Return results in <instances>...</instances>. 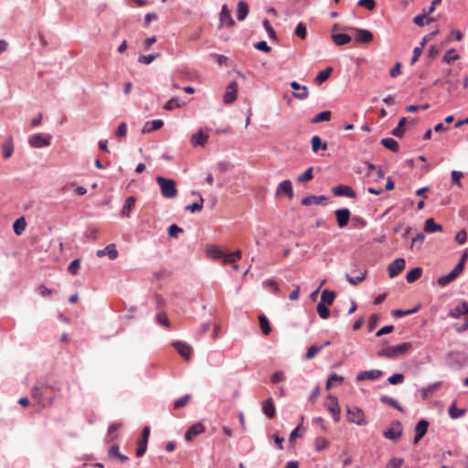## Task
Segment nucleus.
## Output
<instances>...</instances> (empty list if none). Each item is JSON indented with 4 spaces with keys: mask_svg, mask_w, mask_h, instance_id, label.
<instances>
[{
    "mask_svg": "<svg viewBox=\"0 0 468 468\" xmlns=\"http://www.w3.org/2000/svg\"><path fill=\"white\" fill-rule=\"evenodd\" d=\"M96 255L99 258L108 255L110 260H115L118 257L119 253H118V250H116V247L114 244H109L104 249L98 250L96 252Z\"/></svg>",
    "mask_w": 468,
    "mask_h": 468,
    "instance_id": "aec40b11",
    "label": "nucleus"
},
{
    "mask_svg": "<svg viewBox=\"0 0 468 468\" xmlns=\"http://www.w3.org/2000/svg\"><path fill=\"white\" fill-rule=\"evenodd\" d=\"M326 197L324 196H308L302 199V205L303 206H311V205H321L326 200Z\"/></svg>",
    "mask_w": 468,
    "mask_h": 468,
    "instance_id": "393cba45",
    "label": "nucleus"
},
{
    "mask_svg": "<svg viewBox=\"0 0 468 468\" xmlns=\"http://www.w3.org/2000/svg\"><path fill=\"white\" fill-rule=\"evenodd\" d=\"M460 56L456 53L454 48L449 49L442 58V62L446 64H451L455 60H458Z\"/></svg>",
    "mask_w": 468,
    "mask_h": 468,
    "instance_id": "4c0bfd02",
    "label": "nucleus"
},
{
    "mask_svg": "<svg viewBox=\"0 0 468 468\" xmlns=\"http://www.w3.org/2000/svg\"><path fill=\"white\" fill-rule=\"evenodd\" d=\"M312 150L314 153H318L320 149L326 150L327 144L326 143H323L321 138L318 135H314L311 138Z\"/></svg>",
    "mask_w": 468,
    "mask_h": 468,
    "instance_id": "c85d7f7f",
    "label": "nucleus"
},
{
    "mask_svg": "<svg viewBox=\"0 0 468 468\" xmlns=\"http://www.w3.org/2000/svg\"><path fill=\"white\" fill-rule=\"evenodd\" d=\"M381 144L394 153H397L399 149L398 142L392 138L382 139Z\"/></svg>",
    "mask_w": 468,
    "mask_h": 468,
    "instance_id": "e433bc0d",
    "label": "nucleus"
},
{
    "mask_svg": "<svg viewBox=\"0 0 468 468\" xmlns=\"http://www.w3.org/2000/svg\"><path fill=\"white\" fill-rule=\"evenodd\" d=\"M380 401L383 404H387V405L393 407V408L399 410V411L403 412V408L398 403L397 400H395L392 398L383 395L380 397Z\"/></svg>",
    "mask_w": 468,
    "mask_h": 468,
    "instance_id": "a19ab883",
    "label": "nucleus"
},
{
    "mask_svg": "<svg viewBox=\"0 0 468 468\" xmlns=\"http://www.w3.org/2000/svg\"><path fill=\"white\" fill-rule=\"evenodd\" d=\"M150 436V428L144 427L142 432V439L138 441V447L136 449V456H143L147 449V442Z\"/></svg>",
    "mask_w": 468,
    "mask_h": 468,
    "instance_id": "9d476101",
    "label": "nucleus"
},
{
    "mask_svg": "<svg viewBox=\"0 0 468 468\" xmlns=\"http://www.w3.org/2000/svg\"><path fill=\"white\" fill-rule=\"evenodd\" d=\"M357 5L361 7H364L369 11H372L376 7L375 0H359Z\"/></svg>",
    "mask_w": 468,
    "mask_h": 468,
    "instance_id": "bf43d9fd",
    "label": "nucleus"
},
{
    "mask_svg": "<svg viewBox=\"0 0 468 468\" xmlns=\"http://www.w3.org/2000/svg\"><path fill=\"white\" fill-rule=\"evenodd\" d=\"M250 8L246 2L239 1L238 3V9H237V18L239 21L244 20L248 14H249Z\"/></svg>",
    "mask_w": 468,
    "mask_h": 468,
    "instance_id": "cd10ccee",
    "label": "nucleus"
},
{
    "mask_svg": "<svg viewBox=\"0 0 468 468\" xmlns=\"http://www.w3.org/2000/svg\"><path fill=\"white\" fill-rule=\"evenodd\" d=\"M136 203V197L133 196H131L127 197L124 201V204L122 207V210L120 212L121 217L122 218H130L131 212L134 208Z\"/></svg>",
    "mask_w": 468,
    "mask_h": 468,
    "instance_id": "f3484780",
    "label": "nucleus"
},
{
    "mask_svg": "<svg viewBox=\"0 0 468 468\" xmlns=\"http://www.w3.org/2000/svg\"><path fill=\"white\" fill-rule=\"evenodd\" d=\"M468 314V303L462 302L459 305L451 309L449 315L452 318H459L462 315Z\"/></svg>",
    "mask_w": 468,
    "mask_h": 468,
    "instance_id": "412c9836",
    "label": "nucleus"
},
{
    "mask_svg": "<svg viewBox=\"0 0 468 468\" xmlns=\"http://www.w3.org/2000/svg\"><path fill=\"white\" fill-rule=\"evenodd\" d=\"M338 227L345 228L350 219V211L347 208H339L335 212Z\"/></svg>",
    "mask_w": 468,
    "mask_h": 468,
    "instance_id": "2eb2a0df",
    "label": "nucleus"
},
{
    "mask_svg": "<svg viewBox=\"0 0 468 468\" xmlns=\"http://www.w3.org/2000/svg\"><path fill=\"white\" fill-rule=\"evenodd\" d=\"M349 30L355 31V41L362 44H367L370 43L374 36L373 34L367 29H361V28H349Z\"/></svg>",
    "mask_w": 468,
    "mask_h": 468,
    "instance_id": "0eeeda50",
    "label": "nucleus"
},
{
    "mask_svg": "<svg viewBox=\"0 0 468 468\" xmlns=\"http://www.w3.org/2000/svg\"><path fill=\"white\" fill-rule=\"evenodd\" d=\"M258 318L262 334L264 335H270V333L271 332V327L270 325L268 318L264 314H260Z\"/></svg>",
    "mask_w": 468,
    "mask_h": 468,
    "instance_id": "7c9ffc66",
    "label": "nucleus"
},
{
    "mask_svg": "<svg viewBox=\"0 0 468 468\" xmlns=\"http://www.w3.org/2000/svg\"><path fill=\"white\" fill-rule=\"evenodd\" d=\"M429 427V422L425 420H420L415 428L414 443L417 444L420 439L426 434Z\"/></svg>",
    "mask_w": 468,
    "mask_h": 468,
    "instance_id": "6ab92c4d",
    "label": "nucleus"
},
{
    "mask_svg": "<svg viewBox=\"0 0 468 468\" xmlns=\"http://www.w3.org/2000/svg\"><path fill=\"white\" fill-rule=\"evenodd\" d=\"M344 380H345L344 377L339 376L335 373L331 374L327 379L325 388H326V389H330L333 387L334 382H337V383L341 384L344 382Z\"/></svg>",
    "mask_w": 468,
    "mask_h": 468,
    "instance_id": "49530a36",
    "label": "nucleus"
},
{
    "mask_svg": "<svg viewBox=\"0 0 468 468\" xmlns=\"http://www.w3.org/2000/svg\"><path fill=\"white\" fill-rule=\"evenodd\" d=\"M333 193L335 196H337V197H350V198H355L356 197V193L355 191L348 186H345V185H339V186H336L333 188Z\"/></svg>",
    "mask_w": 468,
    "mask_h": 468,
    "instance_id": "a211bd4d",
    "label": "nucleus"
},
{
    "mask_svg": "<svg viewBox=\"0 0 468 468\" xmlns=\"http://www.w3.org/2000/svg\"><path fill=\"white\" fill-rule=\"evenodd\" d=\"M366 276H367V271L365 270V271H360L359 275L356 276V277H352V276L346 274V279L349 282V283H351L352 285H358L366 279Z\"/></svg>",
    "mask_w": 468,
    "mask_h": 468,
    "instance_id": "79ce46f5",
    "label": "nucleus"
},
{
    "mask_svg": "<svg viewBox=\"0 0 468 468\" xmlns=\"http://www.w3.org/2000/svg\"><path fill=\"white\" fill-rule=\"evenodd\" d=\"M404 461L402 458H391L386 468H399L403 464Z\"/></svg>",
    "mask_w": 468,
    "mask_h": 468,
    "instance_id": "680f3d73",
    "label": "nucleus"
},
{
    "mask_svg": "<svg viewBox=\"0 0 468 468\" xmlns=\"http://www.w3.org/2000/svg\"><path fill=\"white\" fill-rule=\"evenodd\" d=\"M424 230L428 233H433L435 231H441V225L436 224L433 218H428L425 222Z\"/></svg>",
    "mask_w": 468,
    "mask_h": 468,
    "instance_id": "72a5a7b5",
    "label": "nucleus"
},
{
    "mask_svg": "<svg viewBox=\"0 0 468 468\" xmlns=\"http://www.w3.org/2000/svg\"><path fill=\"white\" fill-rule=\"evenodd\" d=\"M26 226H27V223H26V219L24 217L17 218L13 225L15 233L16 235H21L23 233V231L25 230Z\"/></svg>",
    "mask_w": 468,
    "mask_h": 468,
    "instance_id": "ea45409f",
    "label": "nucleus"
},
{
    "mask_svg": "<svg viewBox=\"0 0 468 468\" xmlns=\"http://www.w3.org/2000/svg\"><path fill=\"white\" fill-rule=\"evenodd\" d=\"M191 400V396L190 395H186L184 397H182L181 399H178L175 401L174 403V409L175 410H179L185 406H186L189 401Z\"/></svg>",
    "mask_w": 468,
    "mask_h": 468,
    "instance_id": "3c124183",
    "label": "nucleus"
},
{
    "mask_svg": "<svg viewBox=\"0 0 468 468\" xmlns=\"http://www.w3.org/2000/svg\"><path fill=\"white\" fill-rule=\"evenodd\" d=\"M285 195L289 199L293 197V191L292 182L290 180H284L281 182L276 189V196L280 197Z\"/></svg>",
    "mask_w": 468,
    "mask_h": 468,
    "instance_id": "ddd939ff",
    "label": "nucleus"
},
{
    "mask_svg": "<svg viewBox=\"0 0 468 468\" xmlns=\"http://www.w3.org/2000/svg\"><path fill=\"white\" fill-rule=\"evenodd\" d=\"M316 311L319 316L323 319H327L330 315V311L324 303H319L317 304Z\"/></svg>",
    "mask_w": 468,
    "mask_h": 468,
    "instance_id": "09e8293b",
    "label": "nucleus"
},
{
    "mask_svg": "<svg viewBox=\"0 0 468 468\" xmlns=\"http://www.w3.org/2000/svg\"><path fill=\"white\" fill-rule=\"evenodd\" d=\"M440 385H441V383L438 382V383L431 385L427 388H424L422 390L423 398L426 399L429 395L435 392L439 388Z\"/></svg>",
    "mask_w": 468,
    "mask_h": 468,
    "instance_id": "69168bd1",
    "label": "nucleus"
},
{
    "mask_svg": "<svg viewBox=\"0 0 468 468\" xmlns=\"http://www.w3.org/2000/svg\"><path fill=\"white\" fill-rule=\"evenodd\" d=\"M422 274V269L420 267L413 268L410 270L406 276V280L409 283H412L420 278Z\"/></svg>",
    "mask_w": 468,
    "mask_h": 468,
    "instance_id": "c756f323",
    "label": "nucleus"
},
{
    "mask_svg": "<svg viewBox=\"0 0 468 468\" xmlns=\"http://www.w3.org/2000/svg\"><path fill=\"white\" fill-rule=\"evenodd\" d=\"M127 134V125L125 122H122L115 132V136L119 138L125 137Z\"/></svg>",
    "mask_w": 468,
    "mask_h": 468,
    "instance_id": "338daca9",
    "label": "nucleus"
},
{
    "mask_svg": "<svg viewBox=\"0 0 468 468\" xmlns=\"http://www.w3.org/2000/svg\"><path fill=\"white\" fill-rule=\"evenodd\" d=\"M294 34L299 37L301 39H305L306 38V36H307V30H306V26L304 23L303 22H300L295 30H294Z\"/></svg>",
    "mask_w": 468,
    "mask_h": 468,
    "instance_id": "8fccbe9b",
    "label": "nucleus"
},
{
    "mask_svg": "<svg viewBox=\"0 0 468 468\" xmlns=\"http://www.w3.org/2000/svg\"><path fill=\"white\" fill-rule=\"evenodd\" d=\"M262 411L268 418H274L275 406L271 399H268L262 402Z\"/></svg>",
    "mask_w": 468,
    "mask_h": 468,
    "instance_id": "a878e982",
    "label": "nucleus"
},
{
    "mask_svg": "<svg viewBox=\"0 0 468 468\" xmlns=\"http://www.w3.org/2000/svg\"><path fill=\"white\" fill-rule=\"evenodd\" d=\"M411 348L412 345L409 342H406L381 349L378 352V356H385L393 359L406 355L411 350Z\"/></svg>",
    "mask_w": 468,
    "mask_h": 468,
    "instance_id": "f257e3e1",
    "label": "nucleus"
},
{
    "mask_svg": "<svg viewBox=\"0 0 468 468\" xmlns=\"http://www.w3.org/2000/svg\"><path fill=\"white\" fill-rule=\"evenodd\" d=\"M418 310H419V307H415L413 309H410V310H406V311L398 309V310L393 311L392 314L395 317L399 318V317H402L405 315L415 314L416 312H418Z\"/></svg>",
    "mask_w": 468,
    "mask_h": 468,
    "instance_id": "6e6d98bb",
    "label": "nucleus"
},
{
    "mask_svg": "<svg viewBox=\"0 0 468 468\" xmlns=\"http://www.w3.org/2000/svg\"><path fill=\"white\" fill-rule=\"evenodd\" d=\"M157 56L158 55H154V54L142 55L139 57L138 61L140 63H144V64H150L157 58Z\"/></svg>",
    "mask_w": 468,
    "mask_h": 468,
    "instance_id": "0e129e2a",
    "label": "nucleus"
},
{
    "mask_svg": "<svg viewBox=\"0 0 468 468\" xmlns=\"http://www.w3.org/2000/svg\"><path fill=\"white\" fill-rule=\"evenodd\" d=\"M332 39L337 46L348 44L352 40L351 37L346 34H335L332 36Z\"/></svg>",
    "mask_w": 468,
    "mask_h": 468,
    "instance_id": "2f4dec72",
    "label": "nucleus"
},
{
    "mask_svg": "<svg viewBox=\"0 0 468 468\" xmlns=\"http://www.w3.org/2000/svg\"><path fill=\"white\" fill-rule=\"evenodd\" d=\"M467 259H468V249H466L463 251L459 262L457 263V265L454 268H456L460 272H463L465 262L467 261Z\"/></svg>",
    "mask_w": 468,
    "mask_h": 468,
    "instance_id": "052dcab7",
    "label": "nucleus"
},
{
    "mask_svg": "<svg viewBox=\"0 0 468 468\" xmlns=\"http://www.w3.org/2000/svg\"><path fill=\"white\" fill-rule=\"evenodd\" d=\"M382 371L379 369H371L361 371L356 377V381L361 382L364 380H377L382 376Z\"/></svg>",
    "mask_w": 468,
    "mask_h": 468,
    "instance_id": "9b49d317",
    "label": "nucleus"
},
{
    "mask_svg": "<svg viewBox=\"0 0 468 468\" xmlns=\"http://www.w3.org/2000/svg\"><path fill=\"white\" fill-rule=\"evenodd\" d=\"M203 203H204V199L202 197H200V199L198 202H195L191 205L186 206L185 209L187 211L193 212V213L199 211L203 207Z\"/></svg>",
    "mask_w": 468,
    "mask_h": 468,
    "instance_id": "5fc2aeb1",
    "label": "nucleus"
},
{
    "mask_svg": "<svg viewBox=\"0 0 468 468\" xmlns=\"http://www.w3.org/2000/svg\"><path fill=\"white\" fill-rule=\"evenodd\" d=\"M332 71H333V68H331V67L326 68L324 70H321L317 74V76H316V78L314 80L315 83L317 85H320L323 82H324L325 80H327L329 79Z\"/></svg>",
    "mask_w": 468,
    "mask_h": 468,
    "instance_id": "473e14b6",
    "label": "nucleus"
},
{
    "mask_svg": "<svg viewBox=\"0 0 468 468\" xmlns=\"http://www.w3.org/2000/svg\"><path fill=\"white\" fill-rule=\"evenodd\" d=\"M122 427V423H112L108 429L107 442L111 443L115 441L117 436L115 433Z\"/></svg>",
    "mask_w": 468,
    "mask_h": 468,
    "instance_id": "58836bf2",
    "label": "nucleus"
},
{
    "mask_svg": "<svg viewBox=\"0 0 468 468\" xmlns=\"http://www.w3.org/2000/svg\"><path fill=\"white\" fill-rule=\"evenodd\" d=\"M335 299V293L333 291L324 290L321 296V302L324 304L331 305Z\"/></svg>",
    "mask_w": 468,
    "mask_h": 468,
    "instance_id": "c9c22d12",
    "label": "nucleus"
},
{
    "mask_svg": "<svg viewBox=\"0 0 468 468\" xmlns=\"http://www.w3.org/2000/svg\"><path fill=\"white\" fill-rule=\"evenodd\" d=\"M332 113L330 111H324L314 116V118L311 120L312 123H318L322 122H328L331 120Z\"/></svg>",
    "mask_w": 468,
    "mask_h": 468,
    "instance_id": "f704fd0d",
    "label": "nucleus"
},
{
    "mask_svg": "<svg viewBox=\"0 0 468 468\" xmlns=\"http://www.w3.org/2000/svg\"><path fill=\"white\" fill-rule=\"evenodd\" d=\"M404 375L401 373H396L388 378V381L392 385L400 384L404 381Z\"/></svg>",
    "mask_w": 468,
    "mask_h": 468,
    "instance_id": "13d9d810",
    "label": "nucleus"
},
{
    "mask_svg": "<svg viewBox=\"0 0 468 468\" xmlns=\"http://www.w3.org/2000/svg\"><path fill=\"white\" fill-rule=\"evenodd\" d=\"M50 135H44L42 133H36L29 137L28 144L31 147L41 148L50 144Z\"/></svg>",
    "mask_w": 468,
    "mask_h": 468,
    "instance_id": "20e7f679",
    "label": "nucleus"
},
{
    "mask_svg": "<svg viewBox=\"0 0 468 468\" xmlns=\"http://www.w3.org/2000/svg\"><path fill=\"white\" fill-rule=\"evenodd\" d=\"M263 286L267 289L278 292L280 291L279 284L272 279H269L263 282Z\"/></svg>",
    "mask_w": 468,
    "mask_h": 468,
    "instance_id": "4d7b16f0",
    "label": "nucleus"
},
{
    "mask_svg": "<svg viewBox=\"0 0 468 468\" xmlns=\"http://www.w3.org/2000/svg\"><path fill=\"white\" fill-rule=\"evenodd\" d=\"M238 93V83L236 81H231L227 88V90L224 93L223 101L226 104L232 103L236 98Z\"/></svg>",
    "mask_w": 468,
    "mask_h": 468,
    "instance_id": "f8f14e48",
    "label": "nucleus"
},
{
    "mask_svg": "<svg viewBox=\"0 0 468 468\" xmlns=\"http://www.w3.org/2000/svg\"><path fill=\"white\" fill-rule=\"evenodd\" d=\"M464 409H457L455 406H452L449 409V415L452 419H457L463 417L465 414Z\"/></svg>",
    "mask_w": 468,
    "mask_h": 468,
    "instance_id": "864d4df0",
    "label": "nucleus"
},
{
    "mask_svg": "<svg viewBox=\"0 0 468 468\" xmlns=\"http://www.w3.org/2000/svg\"><path fill=\"white\" fill-rule=\"evenodd\" d=\"M462 272H460L456 268L448 273L447 275L441 276L438 279V284L441 287H444L454 281Z\"/></svg>",
    "mask_w": 468,
    "mask_h": 468,
    "instance_id": "4be33fe9",
    "label": "nucleus"
},
{
    "mask_svg": "<svg viewBox=\"0 0 468 468\" xmlns=\"http://www.w3.org/2000/svg\"><path fill=\"white\" fill-rule=\"evenodd\" d=\"M325 407L331 412L334 420L338 422L340 420L341 410L337 399L334 396H328Z\"/></svg>",
    "mask_w": 468,
    "mask_h": 468,
    "instance_id": "423d86ee",
    "label": "nucleus"
},
{
    "mask_svg": "<svg viewBox=\"0 0 468 468\" xmlns=\"http://www.w3.org/2000/svg\"><path fill=\"white\" fill-rule=\"evenodd\" d=\"M240 258L241 251L239 250L231 253H227L225 256L224 264L234 263L237 260H239Z\"/></svg>",
    "mask_w": 468,
    "mask_h": 468,
    "instance_id": "de8ad7c7",
    "label": "nucleus"
},
{
    "mask_svg": "<svg viewBox=\"0 0 468 468\" xmlns=\"http://www.w3.org/2000/svg\"><path fill=\"white\" fill-rule=\"evenodd\" d=\"M347 420L356 425H364L367 423L364 411L357 407H349L347 409Z\"/></svg>",
    "mask_w": 468,
    "mask_h": 468,
    "instance_id": "7ed1b4c3",
    "label": "nucleus"
},
{
    "mask_svg": "<svg viewBox=\"0 0 468 468\" xmlns=\"http://www.w3.org/2000/svg\"><path fill=\"white\" fill-rule=\"evenodd\" d=\"M407 122V118L406 117H402L399 122V124L398 126L392 131V134L396 137H402L404 133H405V130H404V125Z\"/></svg>",
    "mask_w": 468,
    "mask_h": 468,
    "instance_id": "37998d69",
    "label": "nucleus"
},
{
    "mask_svg": "<svg viewBox=\"0 0 468 468\" xmlns=\"http://www.w3.org/2000/svg\"><path fill=\"white\" fill-rule=\"evenodd\" d=\"M405 268V260L402 258L396 259L388 266V276L394 278L399 275Z\"/></svg>",
    "mask_w": 468,
    "mask_h": 468,
    "instance_id": "1a4fd4ad",
    "label": "nucleus"
},
{
    "mask_svg": "<svg viewBox=\"0 0 468 468\" xmlns=\"http://www.w3.org/2000/svg\"><path fill=\"white\" fill-rule=\"evenodd\" d=\"M205 426L200 422H197L187 430L185 434V438L186 441H191L196 436L205 432Z\"/></svg>",
    "mask_w": 468,
    "mask_h": 468,
    "instance_id": "dca6fc26",
    "label": "nucleus"
},
{
    "mask_svg": "<svg viewBox=\"0 0 468 468\" xmlns=\"http://www.w3.org/2000/svg\"><path fill=\"white\" fill-rule=\"evenodd\" d=\"M172 346L182 357H184L186 360H190L193 355V348L189 345L184 342L176 341L174 342Z\"/></svg>",
    "mask_w": 468,
    "mask_h": 468,
    "instance_id": "6e6552de",
    "label": "nucleus"
},
{
    "mask_svg": "<svg viewBox=\"0 0 468 468\" xmlns=\"http://www.w3.org/2000/svg\"><path fill=\"white\" fill-rule=\"evenodd\" d=\"M323 348H324V346H319V345L311 346L305 354V358L307 360L314 358L316 356V354H318Z\"/></svg>",
    "mask_w": 468,
    "mask_h": 468,
    "instance_id": "c03bdc74",
    "label": "nucleus"
},
{
    "mask_svg": "<svg viewBox=\"0 0 468 468\" xmlns=\"http://www.w3.org/2000/svg\"><path fill=\"white\" fill-rule=\"evenodd\" d=\"M208 139V134L204 133L202 130H199L197 133L191 136V144L193 145L204 146Z\"/></svg>",
    "mask_w": 468,
    "mask_h": 468,
    "instance_id": "b1692460",
    "label": "nucleus"
},
{
    "mask_svg": "<svg viewBox=\"0 0 468 468\" xmlns=\"http://www.w3.org/2000/svg\"><path fill=\"white\" fill-rule=\"evenodd\" d=\"M227 253L222 251L218 246L216 245H209L207 248V255L212 260H220L224 261L225 256Z\"/></svg>",
    "mask_w": 468,
    "mask_h": 468,
    "instance_id": "5701e85b",
    "label": "nucleus"
},
{
    "mask_svg": "<svg viewBox=\"0 0 468 468\" xmlns=\"http://www.w3.org/2000/svg\"><path fill=\"white\" fill-rule=\"evenodd\" d=\"M314 446L316 451H322L328 446V441L324 438H317Z\"/></svg>",
    "mask_w": 468,
    "mask_h": 468,
    "instance_id": "774afa93",
    "label": "nucleus"
},
{
    "mask_svg": "<svg viewBox=\"0 0 468 468\" xmlns=\"http://www.w3.org/2000/svg\"><path fill=\"white\" fill-rule=\"evenodd\" d=\"M313 167H309L303 175L298 177V182H305L313 179Z\"/></svg>",
    "mask_w": 468,
    "mask_h": 468,
    "instance_id": "e2e57ef3",
    "label": "nucleus"
},
{
    "mask_svg": "<svg viewBox=\"0 0 468 468\" xmlns=\"http://www.w3.org/2000/svg\"><path fill=\"white\" fill-rule=\"evenodd\" d=\"M384 437L390 441H399L402 435V427L399 421H394L391 427L384 431Z\"/></svg>",
    "mask_w": 468,
    "mask_h": 468,
    "instance_id": "39448f33",
    "label": "nucleus"
},
{
    "mask_svg": "<svg viewBox=\"0 0 468 468\" xmlns=\"http://www.w3.org/2000/svg\"><path fill=\"white\" fill-rule=\"evenodd\" d=\"M156 182L161 188L162 196L165 198H174L177 195L176 182L172 179H167L163 176H158Z\"/></svg>",
    "mask_w": 468,
    "mask_h": 468,
    "instance_id": "f03ea898",
    "label": "nucleus"
},
{
    "mask_svg": "<svg viewBox=\"0 0 468 468\" xmlns=\"http://www.w3.org/2000/svg\"><path fill=\"white\" fill-rule=\"evenodd\" d=\"M2 150H3V156L5 158H9L11 157L12 154H13V150H14V147H13V144L11 141H8V142H5L3 145H2Z\"/></svg>",
    "mask_w": 468,
    "mask_h": 468,
    "instance_id": "603ef678",
    "label": "nucleus"
},
{
    "mask_svg": "<svg viewBox=\"0 0 468 468\" xmlns=\"http://www.w3.org/2000/svg\"><path fill=\"white\" fill-rule=\"evenodd\" d=\"M434 21V18L428 17L426 15H419L413 18L414 24L419 27H423L425 24H430Z\"/></svg>",
    "mask_w": 468,
    "mask_h": 468,
    "instance_id": "a18cd8bd",
    "label": "nucleus"
},
{
    "mask_svg": "<svg viewBox=\"0 0 468 468\" xmlns=\"http://www.w3.org/2000/svg\"><path fill=\"white\" fill-rule=\"evenodd\" d=\"M163 125H164V122L162 120H154L151 122H147L143 128V133H148L156 131V130L162 128Z\"/></svg>",
    "mask_w": 468,
    "mask_h": 468,
    "instance_id": "bb28decb",
    "label": "nucleus"
},
{
    "mask_svg": "<svg viewBox=\"0 0 468 468\" xmlns=\"http://www.w3.org/2000/svg\"><path fill=\"white\" fill-rule=\"evenodd\" d=\"M219 20H220V26H227L229 27H232L235 25V21L233 20L231 16L230 10L229 7L224 5L221 8L220 14H219Z\"/></svg>",
    "mask_w": 468,
    "mask_h": 468,
    "instance_id": "4468645a",
    "label": "nucleus"
}]
</instances>
